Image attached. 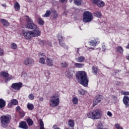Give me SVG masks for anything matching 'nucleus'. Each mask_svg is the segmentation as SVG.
Listing matches in <instances>:
<instances>
[{
	"label": "nucleus",
	"mask_w": 129,
	"mask_h": 129,
	"mask_svg": "<svg viewBox=\"0 0 129 129\" xmlns=\"http://www.w3.org/2000/svg\"><path fill=\"white\" fill-rule=\"evenodd\" d=\"M76 76L79 83H81L83 86L87 87L89 80V78L87 77L86 72L84 71L78 72L77 73Z\"/></svg>",
	"instance_id": "nucleus-1"
},
{
	"label": "nucleus",
	"mask_w": 129,
	"mask_h": 129,
	"mask_svg": "<svg viewBox=\"0 0 129 129\" xmlns=\"http://www.w3.org/2000/svg\"><path fill=\"white\" fill-rule=\"evenodd\" d=\"M60 104V96L58 94H54L50 98L49 106L53 108L57 107Z\"/></svg>",
	"instance_id": "nucleus-2"
},
{
	"label": "nucleus",
	"mask_w": 129,
	"mask_h": 129,
	"mask_svg": "<svg viewBox=\"0 0 129 129\" xmlns=\"http://www.w3.org/2000/svg\"><path fill=\"white\" fill-rule=\"evenodd\" d=\"M11 119H12V116L9 114L2 115L0 117L1 126L4 128L8 127V125L11 122Z\"/></svg>",
	"instance_id": "nucleus-3"
},
{
	"label": "nucleus",
	"mask_w": 129,
	"mask_h": 129,
	"mask_svg": "<svg viewBox=\"0 0 129 129\" xmlns=\"http://www.w3.org/2000/svg\"><path fill=\"white\" fill-rule=\"evenodd\" d=\"M87 116L92 119H99L101 117V111L100 110H94L87 114Z\"/></svg>",
	"instance_id": "nucleus-4"
},
{
	"label": "nucleus",
	"mask_w": 129,
	"mask_h": 129,
	"mask_svg": "<svg viewBox=\"0 0 129 129\" xmlns=\"http://www.w3.org/2000/svg\"><path fill=\"white\" fill-rule=\"evenodd\" d=\"M83 22L84 23H90L93 20L92 13L89 11H85L83 13Z\"/></svg>",
	"instance_id": "nucleus-5"
},
{
	"label": "nucleus",
	"mask_w": 129,
	"mask_h": 129,
	"mask_svg": "<svg viewBox=\"0 0 129 129\" xmlns=\"http://www.w3.org/2000/svg\"><path fill=\"white\" fill-rule=\"evenodd\" d=\"M26 20L28 23H27L25 27L27 29H31V30H36L37 28V25L33 23V20L29 17V16H26Z\"/></svg>",
	"instance_id": "nucleus-6"
},
{
	"label": "nucleus",
	"mask_w": 129,
	"mask_h": 129,
	"mask_svg": "<svg viewBox=\"0 0 129 129\" xmlns=\"http://www.w3.org/2000/svg\"><path fill=\"white\" fill-rule=\"evenodd\" d=\"M22 34L27 40H31V38H34V33L32 31L23 30Z\"/></svg>",
	"instance_id": "nucleus-7"
},
{
	"label": "nucleus",
	"mask_w": 129,
	"mask_h": 129,
	"mask_svg": "<svg viewBox=\"0 0 129 129\" xmlns=\"http://www.w3.org/2000/svg\"><path fill=\"white\" fill-rule=\"evenodd\" d=\"M65 74L68 78H72L73 77V75L75 74V71H74V69L73 68H69L66 71Z\"/></svg>",
	"instance_id": "nucleus-8"
},
{
	"label": "nucleus",
	"mask_w": 129,
	"mask_h": 129,
	"mask_svg": "<svg viewBox=\"0 0 129 129\" xmlns=\"http://www.w3.org/2000/svg\"><path fill=\"white\" fill-rule=\"evenodd\" d=\"M58 40L59 41V45H60L61 47H63V48H64V49H68V46H66V45H65V43H64L63 42L64 37H63L62 34H58Z\"/></svg>",
	"instance_id": "nucleus-9"
},
{
	"label": "nucleus",
	"mask_w": 129,
	"mask_h": 129,
	"mask_svg": "<svg viewBox=\"0 0 129 129\" xmlns=\"http://www.w3.org/2000/svg\"><path fill=\"white\" fill-rule=\"evenodd\" d=\"M34 62L35 60H34L33 58H26L24 61V64L26 65V66H29V67H31Z\"/></svg>",
	"instance_id": "nucleus-10"
},
{
	"label": "nucleus",
	"mask_w": 129,
	"mask_h": 129,
	"mask_svg": "<svg viewBox=\"0 0 129 129\" xmlns=\"http://www.w3.org/2000/svg\"><path fill=\"white\" fill-rule=\"evenodd\" d=\"M22 86L23 83L21 82L12 84V88H13V89H15V90H20Z\"/></svg>",
	"instance_id": "nucleus-11"
},
{
	"label": "nucleus",
	"mask_w": 129,
	"mask_h": 129,
	"mask_svg": "<svg viewBox=\"0 0 129 129\" xmlns=\"http://www.w3.org/2000/svg\"><path fill=\"white\" fill-rule=\"evenodd\" d=\"M46 55L45 53H39V63L41 64H45V57Z\"/></svg>",
	"instance_id": "nucleus-12"
},
{
	"label": "nucleus",
	"mask_w": 129,
	"mask_h": 129,
	"mask_svg": "<svg viewBox=\"0 0 129 129\" xmlns=\"http://www.w3.org/2000/svg\"><path fill=\"white\" fill-rule=\"evenodd\" d=\"M101 97H102V96L99 95L97 96L94 99L93 101V103H94V106H95V105H97L100 101H101Z\"/></svg>",
	"instance_id": "nucleus-13"
},
{
	"label": "nucleus",
	"mask_w": 129,
	"mask_h": 129,
	"mask_svg": "<svg viewBox=\"0 0 129 129\" xmlns=\"http://www.w3.org/2000/svg\"><path fill=\"white\" fill-rule=\"evenodd\" d=\"M19 127L23 129L29 128V127L28 126V124H27V122L25 121H22L21 122H20Z\"/></svg>",
	"instance_id": "nucleus-14"
},
{
	"label": "nucleus",
	"mask_w": 129,
	"mask_h": 129,
	"mask_svg": "<svg viewBox=\"0 0 129 129\" xmlns=\"http://www.w3.org/2000/svg\"><path fill=\"white\" fill-rule=\"evenodd\" d=\"M39 44L41 46H46V45H48V46H50V47L52 46V43L46 40H41L39 42Z\"/></svg>",
	"instance_id": "nucleus-15"
},
{
	"label": "nucleus",
	"mask_w": 129,
	"mask_h": 129,
	"mask_svg": "<svg viewBox=\"0 0 129 129\" xmlns=\"http://www.w3.org/2000/svg\"><path fill=\"white\" fill-rule=\"evenodd\" d=\"M32 32L33 33V37H38V36L41 35V31H40L38 27H37V29L33 30Z\"/></svg>",
	"instance_id": "nucleus-16"
},
{
	"label": "nucleus",
	"mask_w": 129,
	"mask_h": 129,
	"mask_svg": "<svg viewBox=\"0 0 129 129\" xmlns=\"http://www.w3.org/2000/svg\"><path fill=\"white\" fill-rule=\"evenodd\" d=\"M0 22L4 27H9L10 26V23L6 19H1Z\"/></svg>",
	"instance_id": "nucleus-17"
},
{
	"label": "nucleus",
	"mask_w": 129,
	"mask_h": 129,
	"mask_svg": "<svg viewBox=\"0 0 129 129\" xmlns=\"http://www.w3.org/2000/svg\"><path fill=\"white\" fill-rule=\"evenodd\" d=\"M123 102L126 106H129V97L127 96H124L123 99Z\"/></svg>",
	"instance_id": "nucleus-18"
},
{
	"label": "nucleus",
	"mask_w": 129,
	"mask_h": 129,
	"mask_svg": "<svg viewBox=\"0 0 129 129\" xmlns=\"http://www.w3.org/2000/svg\"><path fill=\"white\" fill-rule=\"evenodd\" d=\"M54 62L53 61V60L51 58H47L46 59V64L47 66L52 67L53 66Z\"/></svg>",
	"instance_id": "nucleus-19"
},
{
	"label": "nucleus",
	"mask_w": 129,
	"mask_h": 129,
	"mask_svg": "<svg viewBox=\"0 0 129 129\" xmlns=\"http://www.w3.org/2000/svg\"><path fill=\"white\" fill-rule=\"evenodd\" d=\"M76 60L77 62L82 63V62H84V60H85V57H84V56H79L78 57L76 58Z\"/></svg>",
	"instance_id": "nucleus-20"
},
{
	"label": "nucleus",
	"mask_w": 129,
	"mask_h": 129,
	"mask_svg": "<svg viewBox=\"0 0 129 129\" xmlns=\"http://www.w3.org/2000/svg\"><path fill=\"white\" fill-rule=\"evenodd\" d=\"M96 5H97L99 8H103L105 4L103 1L100 0Z\"/></svg>",
	"instance_id": "nucleus-21"
},
{
	"label": "nucleus",
	"mask_w": 129,
	"mask_h": 129,
	"mask_svg": "<svg viewBox=\"0 0 129 129\" xmlns=\"http://www.w3.org/2000/svg\"><path fill=\"white\" fill-rule=\"evenodd\" d=\"M6 106V101L3 99H0V108H4Z\"/></svg>",
	"instance_id": "nucleus-22"
},
{
	"label": "nucleus",
	"mask_w": 129,
	"mask_h": 129,
	"mask_svg": "<svg viewBox=\"0 0 129 129\" xmlns=\"http://www.w3.org/2000/svg\"><path fill=\"white\" fill-rule=\"evenodd\" d=\"M93 15L94 17H96V18H101L102 14L99 11H96L93 13Z\"/></svg>",
	"instance_id": "nucleus-23"
},
{
	"label": "nucleus",
	"mask_w": 129,
	"mask_h": 129,
	"mask_svg": "<svg viewBox=\"0 0 129 129\" xmlns=\"http://www.w3.org/2000/svg\"><path fill=\"white\" fill-rule=\"evenodd\" d=\"M89 43H90V45L91 46L95 47V46H96V44H97V43H98V41H96V39H94V40H91V41H90Z\"/></svg>",
	"instance_id": "nucleus-24"
},
{
	"label": "nucleus",
	"mask_w": 129,
	"mask_h": 129,
	"mask_svg": "<svg viewBox=\"0 0 129 129\" xmlns=\"http://www.w3.org/2000/svg\"><path fill=\"white\" fill-rule=\"evenodd\" d=\"M51 15V11L50 10L46 11L45 14L42 15L43 18H49Z\"/></svg>",
	"instance_id": "nucleus-25"
},
{
	"label": "nucleus",
	"mask_w": 129,
	"mask_h": 129,
	"mask_svg": "<svg viewBox=\"0 0 129 129\" xmlns=\"http://www.w3.org/2000/svg\"><path fill=\"white\" fill-rule=\"evenodd\" d=\"M75 66L77 68H83L84 67V63H75Z\"/></svg>",
	"instance_id": "nucleus-26"
},
{
	"label": "nucleus",
	"mask_w": 129,
	"mask_h": 129,
	"mask_svg": "<svg viewBox=\"0 0 129 129\" xmlns=\"http://www.w3.org/2000/svg\"><path fill=\"white\" fill-rule=\"evenodd\" d=\"M116 51L120 54H122V53H123V49L121 46H118L116 49Z\"/></svg>",
	"instance_id": "nucleus-27"
},
{
	"label": "nucleus",
	"mask_w": 129,
	"mask_h": 129,
	"mask_svg": "<svg viewBox=\"0 0 129 129\" xmlns=\"http://www.w3.org/2000/svg\"><path fill=\"white\" fill-rule=\"evenodd\" d=\"M26 121H27L28 125H29V126H31V125H33V124L34 123L33 120H32V119H31V118H28Z\"/></svg>",
	"instance_id": "nucleus-28"
},
{
	"label": "nucleus",
	"mask_w": 129,
	"mask_h": 129,
	"mask_svg": "<svg viewBox=\"0 0 129 129\" xmlns=\"http://www.w3.org/2000/svg\"><path fill=\"white\" fill-rule=\"evenodd\" d=\"M38 22L39 25H40V26H43V25H44V24L45 23V22L43 20V19H42V18L41 17L38 18Z\"/></svg>",
	"instance_id": "nucleus-29"
},
{
	"label": "nucleus",
	"mask_w": 129,
	"mask_h": 129,
	"mask_svg": "<svg viewBox=\"0 0 129 129\" xmlns=\"http://www.w3.org/2000/svg\"><path fill=\"white\" fill-rule=\"evenodd\" d=\"M68 124L71 127H73L75 125L74 121L72 119H70L68 122Z\"/></svg>",
	"instance_id": "nucleus-30"
},
{
	"label": "nucleus",
	"mask_w": 129,
	"mask_h": 129,
	"mask_svg": "<svg viewBox=\"0 0 129 129\" xmlns=\"http://www.w3.org/2000/svg\"><path fill=\"white\" fill-rule=\"evenodd\" d=\"M74 3L76 6H81L82 4V0H74Z\"/></svg>",
	"instance_id": "nucleus-31"
},
{
	"label": "nucleus",
	"mask_w": 129,
	"mask_h": 129,
	"mask_svg": "<svg viewBox=\"0 0 129 129\" xmlns=\"http://www.w3.org/2000/svg\"><path fill=\"white\" fill-rule=\"evenodd\" d=\"M14 8L15 9L16 11H20V4L16 2L14 5Z\"/></svg>",
	"instance_id": "nucleus-32"
},
{
	"label": "nucleus",
	"mask_w": 129,
	"mask_h": 129,
	"mask_svg": "<svg viewBox=\"0 0 129 129\" xmlns=\"http://www.w3.org/2000/svg\"><path fill=\"white\" fill-rule=\"evenodd\" d=\"M60 66L61 68H67L68 67V64L66 62H63L60 64Z\"/></svg>",
	"instance_id": "nucleus-33"
},
{
	"label": "nucleus",
	"mask_w": 129,
	"mask_h": 129,
	"mask_svg": "<svg viewBox=\"0 0 129 129\" xmlns=\"http://www.w3.org/2000/svg\"><path fill=\"white\" fill-rule=\"evenodd\" d=\"M27 108L30 110H33V109H34V105H33V104L28 103L27 104Z\"/></svg>",
	"instance_id": "nucleus-34"
},
{
	"label": "nucleus",
	"mask_w": 129,
	"mask_h": 129,
	"mask_svg": "<svg viewBox=\"0 0 129 129\" xmlns=\"http://www.w3.org/2000/svg\"><path fill=\"white\" fill-rule=\"evenodd\" d=\"M92 73L95 74H97V72H98V69L96 67H93L92 68Z\"/></svg>",
	"instance_id": "nucleus-35"
},
{
	"label": "nucleus",
	"mask_w": 129,
	"mask_h": 129,
	"mask_svg": "<svg viewBox=\"0 0 129 129\" xmlns=\"http://www.w3.org/2000/svg\"><path fill=\"white\" fill-rule=\"evenodd\" d=\"M73 102L74 104H77V103H78V98L76 97H74L73 98Z\"/></svg>",
	"instance_id": "nucleus-36"
},
{
	"label": "nucleus",
	"mask_w": 129,
	"mask_h": 129,
	"mask_svg": "<svg viewBox=\"0 0 129 129\" xmlns=\"http://www.w3.org/2000/svg\"><path fill=\"white\" fill-rule=\"evenodd\" d=\"M40 129H45V127H44V122H43V120H40Z\"/></svg>",
	"instance_id": "nucleus-37"
},
{
	"label": "nucleus",
	"mask_w": 129,
	"mask_h": 129,
	"mask_svg": "<svg viewBox=\"0 0 129 129\" xmlns=\"http://www.w3.org/2000/svg\"><path fill=\"white\" fill-rule=\"evenodd\" d=\"M11 103L13 105H17L18 104V102L17 99H13L11 100Z\"/></svg>",
	"instance_id": "nucleus-38"
},
{
	"label": "nucleus",
	"mask_w": 129,
	"mask_h": 129,
	"mask_svg": "<svg viewBox=\"0 0 129 129\" xmlns=\"http://www.w3.org/2000/svg\"><path fill=\"white\" fill-rule=\"evenodd\" d=\"M11 47L12 49H13L14 50H15V49H17V48H18L17 44L15 43H12L11 45Z\"/></svg>",
	"instance_id": "nucleus-39"
},
{
	"label": "nucleus",
	"mask_w": 129,
	"mask_h": 129,
	"mask_svg": "<svg viewBox=\"0 0 129 129\" xmlns=\"http://www.w3.org/2000/svg\"><path fill=\"white\" fill-rule=\"evenodd\" d=\"M78 92L80 95H84V94H85V91H84L83 89H81L78 90Z\"/></svg>",
	"instance_id": "nucleus-40"
},
{
	"label": "nucleus",
	"mask_w": 129,
	"mask_h": 129,
	"mask_svg": "<svg viewBox=\"0 0 129 129\" xmlns=\"http://www.w3.org/2000/svg\"><path fill=\"white\" fill-rule=\"evenodd\" d=\"M28 98L30 100H34V99H35V96H34L33 94H30L28 95Z\"/></svg>",
	"instance_id": "nucleus-41"
},
{
	"label": "nucleus",
	"mask_w": 129,
	"mask_h": 129,
	"mask_svg": "<svg viewBox=\"0 0 129 129\" xmlns=\"http://www.w3.org/2000/svg\"><path fill=\"white\" fill-rule=\"evenodd\" d=\"M115 84H116V85H117L118 86H123L124 85L123 82L116 81L115 82Z\"/></svg>",
	"instance_id": "nucleus-42"
},
{
	"label": "nucleus",
	"mask_w": 129,
	"mask_h": 129,
	"mask_svg": "<svg viewBox=\"0 0 129 129\" xmlns=\"http://www.w3.org/2000/svg\"><path fill=\"white\" fill-rule=\"evenodd\" d=\"M97 129H103V124L101 123H99Z\"/></svg>",
	"instance_id": "nucleus-43"
},
{
	"label": "nucleus",
	"mask_w": 129,
	"mask_h": 129,
	"mask_svg": "<svg viewBox=\"0 0 129 129\" xmlns=\"http://www.w3.org/2000/svg\"><path fill=\"white\" fill-rule=\"evenodd\" d=\"M19 114L21 117H24L25 116V112L22 110L19 111Z\"/></svg>",
	"instance_id": "nucleus-44"
},
{
	"label": "nucleus",
	"mask_w": 129,
	"mask_h": 129,
	"mask_svg": "<svg viewBox=\"0 0 129 129\" xmlns=\"http://www.w3.org/2000/svg\"><path fill=\"white\" fill-rule=\"evenodd\" d=\"M1 74L3 77H8L9 76V73H8L2 72Z\"/></svg>",
	"instance_id": "nucleus-45"
},
{
	"label": "nucleus",
	"mask_w": 129,
	"mask_h": 129,
	"mask_svg": "<svg viewBox=\"0 0 129 129\" xmlns=\"http://www.w3.org/2000/svg\"><path fill=\"white\" fill-rule=\"evenodd\" d=\"M53 14V18L57 19V18H58V13H57L56 11H54Z\"/></svg>",
	"instance_id": "nucleus-46"
},
{
	"label": "nucleus",
	"mask_w": 129,
	"mask_h": 129,
	"mask_svg": "<svg viewBox=\"0 0 129 129\" xmlns=\"http://www.w3.org/2000/svg\"><path fill=\"white\" fill-rule=\"evenodd\" d=\"M14 78L13 77L10 76L5 79V82H9L10 80H12Z\"/></svg>",
	"instance_id": "nucleus-47"
},
{
	"label": "nucleus",
	"mask_w": 129,
	"mask_h": 129,
	"mask_svg": "<svg viewBox=\"0 0 129 129\" xmlns=\"http://www.w3.org/2000/svg\"><path fill=\"white\" fill-rule=\"evenodd\" d=\"M121 93L123 94V95H129V92L121 91Z\"/></svg>",
	"instance_id": "nucleus-48"
},
{
	"label": "nucleus",
	"mask_w": 129,
	"mask_h": 129,
	"mask_svg": "<svg viewBox=\"0 0 129 129\" xmlns=\"http://www.w3.org/2000/svg\"><path fill=\"white\" fill-rule=\"evenodd\" d=\"M5 51L2 48H0V56H3L4 55Z\"/></svg>",
	"instance_id": "nucleus-49"
},
{
	"label": "nucleus",
	"mask_w": 129,
	"mask_h": 129,
	"mask_svg": "<svg viewBox=\"0 0 129 129\" xmlns=\"http://www.w3.org/2000/svg\"><path fill=\"white\" fill-rule=\"evenodd\" d=\"M107 115H108V116H109L110 117H111V116H112V113H111L110 111H108L107 113Z\"/></svg>",
	"instance_id": "nucleus-50"
},
{
	"label": "nucleus",
	"mask_w": 129,
	"mask_h": 129,
	"mask_svg": "<svg viewBox=\"0 0 129 129\" xmlns=\"http://www.w3.org/2000/svg\"><path fill=\"white\" fill-rule=\"evenodd\" d=\"M52 128H53V129H61V128H59L58 127H57L56 124H54L53 125Z\"/></svg>",
	"instance_id": "nucleus-51"
},
{
	"label": "nucleus",
	"mask_w": 129,
	"mask_h": 129,
	"mask_svg": "<svg viewBox=\"0 0 129 129\" xmlns=\"http://www.w3.org/2000/svg\"><path fill=\"white\" fill-rule=\"evenodd\" d=\"M100 0H92V2L93 3V4H96L99 1H100Z\"/></svg>",
	"instance_id": "nucleus-52"
},
{
	"label": "nucleus",
	"mask_w": 129,
	"mask_h": 129,
	"mask_svg": "<svg viewBox=\"0 0 129 129\" xmlns=\"http://www.w3.org/2000/svg\"><path fill=\"white\" fill-rule=\"evenodd\" d=\"M45 76H49V75H50V72H49V71H46L45 72Z\"/></svg>",
	"instance_id": "nucleus-53"
},
{
	"label": "nucleus",
	"mask_w": 129,
	"mask_h": 129,
	"mask_svg": "<svg viewBox=\"0 0 129 129\" xmlns=\"http://www.w3.org/2000/svg\"><path fill=\"white\" fill-rule=\"evenodd\" d=\"M115 127H116L117 129L118 128V127H120L119 124L117 123L115 125Z\"/></svg>",
	"instance_id": "nucleus-54"
},
{
	"label": "nucleus",
	"mask_w": 129,
	"mask_h": 129,
	"mask_svg": "<svg viewBox=\"0 0 129 129\" xmlns=\"http://www.w3.org/2000/svg\"><path fill=\"white\" fill-rule=\"evenodd\" d=\"M20 109H21V107H20V106H17L16 107V110H20Z\"/></svg>",
	"instance_id": "nucleus-55"
},
{
	"label": "nucleus",
	"mask_w": 129,
	"mask_h": 129,
	"mask_svg": "<svg viewBox=\"0 0 129 129\" xmlns=\"http://www.w3.org/2000/svg\"><path fill=\"white\" fill-rule=\"evenodd\" d=\"M43 100H44V98H43V97H40L39 98V101H43Z\"/></svg>",
	"instance_id": "nucleus-56"
},
{
	"label": "nucleus",
	"mask_w": 129,
	"mask_h": 129,
	"mask_svg": "<svg viewBox=\"0 0 129 129\" xmlns=\"http://www.w3.org/2000/svg\"><path fill=\"white\" fill-rule=\"evenodd\" d=\"M89 51H92V50H94V48L93 47H91L89 49Z\"/></svg>",
	"instance_id": "nucleus-57"
},
{
	"label": "nucleus",
	"mask_w": 129,
	"mask_h": 129,
	"mask_svg": "<svg viewBox=\"0 0 129 129\" xmlns=\"http://www.w3.org/2000/svg\"><path fill=\"white\" fill-rule=\"evenodd\" d=\"M61 3H65L67 0H59Z\"/></svg>",
	"instance_id": "nucleus-58"
},
{
	"label": "nucleus",
	"mask_w": 129,
	"mask_h": 129,
	"mask_svg": "<svg viewBox=\"0 0 129 129\" xmlns=\"http://www.w3.org/2000/svg\"><path fill=\"white\" fill-rule=\"evenodd\" d=\"M102 48L104 50H105V49H106V47H105V45H102Z\"/></svg>",
	"instance_id": "nucleus-59"
},
{
	"label": "nucleus",
	"mask_w": 129,
	"mask_h": 129,
	"mask_svg": "<svg viewBox=\"0 0 129 129\" xmlns=\"http://www.w3.org/2000/svg\"><path fill=\"white\" fill-rule=\"evenodd\" d=\"M115 73H118V72H119V70H116L114 71Z\"/></svg>",
	"instance_id": "nucleus-60"
},
{
	"label": "nucleus",
	"mask_w": 129,
	"mask_h": 129,
	"mask_svg": "<svg viewBox=\"0 0 129 129\" xmlns=\"http://www.w3.org/2000/svg\"><path fill=\"white\" fill-rule=\"evenodd\" d=\"M76 51H77V53H78V51H79V48H76Z\"/></svg>",
	"instance_id": "nucleus-61"
},
{
	"label": "nucleus",
	"mask_w": 129,
	"mask_h": 129,
	"mask_svg": "<svg viewBox=\"0 0 129 129\" xmlns=\"http://www.w3.org/2000/svg\"><path fill=\"white\" fill-rule=\"evenodd\" d=\"M12 104H12V103H9L8 104V106H12Z\"/></svg>",
	"instance_id": "nucleus-62"
},
{
	"label": "nucleus",
	"mask_w": 129,
	"mask_h": 129,
	"mask_svg": "<svg viewBox=\"0 0 129 129\" xmlns=\"http://www.w3.org/2000/svg\"><path fill=\"white\" fill-rule=\"evenodd\" d=\"M126 49H129V43L127 44V45L126 46Z\"/></svg>",
	"instance_id": "nucleus-63"
},
{
	"label": "nucleus",
	"mask_w": 129,
	"mask_h": 129,
	"mask_svg": "<svg viewBox=\"0 0 129 129\" xmlns=\"http://www.w3.org/2000/svg\"><path fill=\"white\" fill-rule=\"evenodd\" d=\"M126 58L129 60V55L126 56Z\"/></svg>",
	"instance_id": "nucleus-64"
}]
</instances>
